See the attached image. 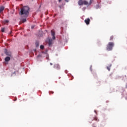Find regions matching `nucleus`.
Segmentation results:
<instances>
[{"label":"nucleus","instance_id":"1","mask_svg":"<svg viewBox=\"0 0 127 127\" xmlns=\"http://www.w3.org/2000/svg\"><path fill=\"white\" fill-rule=\"evenodd\" d=\"M29 13V7L24 6L23 7L20 11V15H24L25 17H27Z\"/></svg>","mask_w":127,"mask_h":127},{"label":"nucleus","instance_id":"2","mask_svg":"<svg viewBox=\"0 0 127 127\" xmlns=\"http://www.w3.org/2000/svg\"><path fill=\"white\" fill-rule=\"evenodd\" d=\"M114 46H115L114 42H110L107 45L106 49L108 51H111V50H113V47H114Z\"/></svg>","mask_w":127,"mask_h":127},{"label":"nucleus","instance_id":"3","mask_svg":"<svg viewBox=\"0 0 127 127\" xmlns=\"http://www.w3.org/2000/svg\"><path fill=\"white\" fill-rule=\"evenodd\" d=\"M88 2L86 0H79L78 1V4L79 5H83L84 4V5H87L88 4Z\"/></svg>","mask_w":127,"mask_h":127},{"label":"nucleus","instance_id":"4","mask_svg":"<svg viewBox=\"0 0 127 127\" xmlns=\"http://www.w3.org/2000/svg\"><path fill=\"white\" fill-rule=\"evenodd\" d=\"M93 121H96V122H99V119L97 117L91 116L90 117V122H93Z\"/></svg>","mask_w":127,"mask_h":127},{"label":"nucleus","instance_id":"5","mask_svg":"<svg viewBox=\"0 0 127 127\" xmlns=\"http://www.w3.org/2000/svg\"><path fill=\"white\" fill-rule=\"evenodd\" d=\"M90 21H91V20H90V18H87L84 20V22H85L86 24L87 25H88V24H90Z\"/></svg>","mask_w":127,"mask_h":127},{"label":"nucleus","instance_id":"6","mask_svg":"<svg viewBox=\"0 0 127 127\" xmlns=\"http://www.w3.org/2000/svg\"><path fill=\"white\" fill-rule=\"evenodd\" d=\"M54 68H55V69H57V70H59V69H60V66L58 64H54Z\"/></svg>","mask_w":127,"mask_h":127},{"label":"nucleus","instance_id":"7","mask_svg":"<svg viewBox=\"0 0 127 127\" xmlns=\"http://www.w3.org/2000/svg\"><path fill=\"white\" fill-rule=\"evenodd\" d=\"M51 34H52V36H53V39L54 40V39H55V32H54V31L53 30H52Z\"/></svg>","mask_w":127,"mask_h":127},{"label":"nucleus","instance_id":"8","mask_svg":"<svg viewBox=\"0 0 127 127\" xmlns=\"http://www.w3.org/2000/svg\"><path fill=\"white\" fill-rule=\"evenodd\" d=\"M6 55H7V56H11V53L6 51L5 52Z\"/></svg>","mask_w":127,"mask_h":127},{"label":"nucleus","instance_id":"9","mask_svg":"<svg viewBox=\"0 0 127 127\" xmlns=\"http://www.w3.org/2000/svg\"><path fill=\"white\" fill-rule=\"evenodd\" d=\"M111 67H112V64H109L108 66H107V69L108 71H110Z\"/></svg>","mask_w":127,"mask_h":127},{"label":"nucleus","instance_id":"10","mask_svg":"<svg viewBox=\"0 0 127 127\" xmlns=\"http://www.w3.org/2000/svg\"><path fill=\"white\" fill-rule=\"evenodd\" d=\"M9 60H10V58L9 57H6L5 58V61L6 62H8V61H9Z\"/></svg>","mask_w":127,"mask_h":127},{"label":"nucleus","instance_id":"11","mask_svg":"<svg viewBox=\"0 0 127 127\" xmlns=\"http://www.w3.org/2000/svg\"><path fill=\"white\" fill-rule=\"evenodd\" d=\"M4 10V7L1 6L0 7V12H2V11H3Z\"/></svg>","mask_w":127,"mask_h":127},{"label":"nucleus","instance_id":"12","mask_svg":"<svg viewBox=\"0 0 127 127\" xmlns=\"http://www.w3.org/2000/svg\"><path fill=\"white\" fill-rule=\"evenodd\" d=\"M21 21H22V22H26V18H23V19H21Z\"/></svg>","mask_w":127,"mask_h":127},{"label":"nucleus","instance_id":"13","mask_svg":"<svg viewBox=\"0 0 127 127\" xmlns=\"http://www.w3.org/2000/svg\"><path fill=\"white\" fill-rule=\"evenodd\" d=\"M35 45L36 47H38V46H39V43L38 42H36L35 43Z\"/></svg>","mask_w":127,"mask_h":127},{"label":"nucleus","instance_id":"14","mask_svg":"<svg viewBox=\"0 0 127 127\" xmlns=\"http://www.w3.org/2000/svg\"><path fill=\"white\" fill-rule=\"evenodd\" d=\"M114 39V36H111L110 38V41H112V40H113Z\"/></svg>","mask_w":127,"mask_h":127},{"label":"nucleus","instance_id":"15","mask_svg":"<svg viewBox=\"0 0 127 127\" xmlns=\"http://www.w3.org/2000/svg\"><path fill=\"white\" fill-rule=\"evenodd\" d=\"M4 30H5V28H1V32H4Z\"/></svg>","mask_w":127,"mask_h":127},{"label":"nucleus","instance_id":"16","mask_svg":"<svg viewBox=\"0 0 127 127\" xmlns=\"http://www.w3.org/2000/svg\"><path fill=\"white\" fill-rule=\"evenodd\" d=\"M40 49L43 50L44 49V46L43 45H41L40 47Z\"/></svg>","mask_w":127,"mask_h":127},{"label":"nucleus","instance_id":"17","mask_svg":"<svg viewBox=\"0 0 127 127\" xmlns=\"http://www.w3.org/2000/svg\"><path fill=\"white\" fill-rule=\"evenodd\" d=\"M51 44H52L51 41L49 40V46H50V45H51Z\"/></svg>","mask_w":127,"mask_h":127},{"label":"nucleus","instance_id":"18","mask_svg":"<svg viewBox=\"0 0 127 127\" xmlns=\"http://www.w3.org/2000/svg\"><path fill=\"white\" fill-rule=\"evenodd\" d=\"M8 20H6L4 21V23H8Z\"/></svg>","mask_w":127,"mask_h":127},{"label":"nucleus","instance_id":"19","mask_svg":"<svg viewBox=\"0 0 127 127\" xmlns=\"http://www.w3.org/2000/svg\"><path fill=\"white\" fill-rule=\"evenodd\" d=\"M65 1H66V2H69V0H65Z\"/></svg>","mask_w":127,"mask_h":127},{"label":"nucleus","instance_id":"20","mask_svg":"<svg viewBox=\"0 0 127 127\" xmlns=\"http://www.w3.org/2000/svg\"><path fill=\"white\" fill-rule=\"evenodd\" d=\"M90 70L92 71V66H90Z\"/></svg>","mask_w":127,"mask_h":127},{"label":"nucleus","instance_id":"21","mask_svg":"<svg viewBox=\"0 0 127 127\" xmlns=\"http://www.w3.org/2000/svg\"><path fill=\"white\" fill-rule=\"evenodd\" d=\"M50 65H51V66H52V65H53V64H52V63H50Z\"/></svg>","mask_w":127,"mask_h":127},{"label":"nucleus","instance_id":"22","mask_svg":"<svg viewBox=\"0 0 127 127\" xmlns=\"http://www.w3.org/2000/svg\"><path fill=\"white\" fill-rule=\"evenodd\" d=\"M51 94H54V92H53V91H51Z\"/></svg>","mask_w":127,"mask_h":127},{"label":"nucleus","instance_id":"23","mask_svg":"<svg viewBox=\"0 0 127 127\" xmlns=\"http://www.w3.org/2000/svg\"><path fill=\"white\" fill-rule=\"evenodd\" d=\"M92 127H96L95 125H93Z\"/></svg>","mask_w":127,"mask_h":127},{"label":"nucleus","instance_id":"24","mask_svg":"<svg viewBox=\"0 0 127 127\" xmlns=\"http://www.w3.org/2000/svg\"><path fill=\"white\" fill-rule=\"evenodd\" d=\"M62 0H59V2H61V1H62Z\"/></svg>","mask_w":127,"mask_h":127},{"label":"nucleus","instance_id":"25","mask_svg":"<svg viewBox=\"0 0 127 127\" xmlns=\"http://www.w3.org/2000/svg\"><path fill=\"white\" fill-rule=\"evenodd\" d=\"M31 28H34V26H32Z\"/></svg>","mask_w":127,"mask_h":127},{"label":"nucleus","instance_id":"26","mask_svg":"<svg viewBox=\"0 0 127 127\" xmlns=\"http://www.w3.org/2000/svg\"><path fill=\"white\" fill-rule=\"evenodd\" d=\"M94 112L96 114H97V112L96 111V110H95Z\"/></svg>","mask_w":127,"mask_h":127},{"label":"nucleus","instance_id":"27","mask_svg":"<svg viewBox=\"0 0 127 127\" xmlns=\"http://www.w3.org/2000/svg\"><path fill=\"white\" fill-rule=\"evenodd\" d=\"M10 34H11V32H10Z\"/></svg>","mask_w":127,"mask_h":127},{"label":"nucleus","instance_id":"28","mask_svg":"<svg viewBox=\"0 0 127 127\" xmlns=\"http://www.w3.org/2000/svg\"><path fill=\"white\" fill-rule=\"evenodd\" d=\"M47 59H48V58H47Z\"/></svg>","mask_w":127,"mask_h":127},{"label":"nucleus","instance_id":"29","mask_svg":"<svg viewBox=\"0 0 127 127\" xmlns=\"http://www.w3.org/2000/svg\"><path fill=\"white\" fill-rule=\"evenodd\" d=\"M91 0H90V2H91Z\"/></svg>","mask_w":127,"mask_h":127},{"label":"nucleus","instance_id":"30","mask_svg":"<svg viewBox=\"0 0 127 127\" xmlns=\"http://www.w3.org/2000/svg\"><path fill=\"white\" fill-rule=\"evenodd\" d=\"M90 4H91V2H90Z\"/></svg>","mask_w":127,"mask_h":127}]
</instances>
